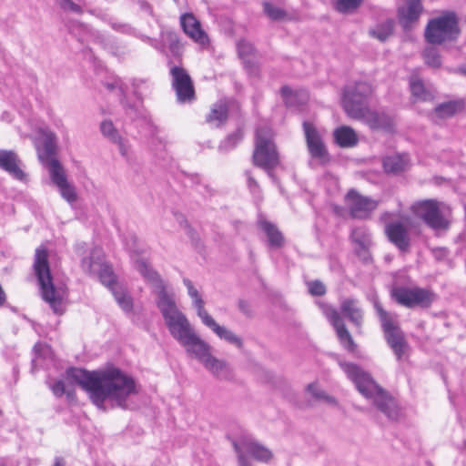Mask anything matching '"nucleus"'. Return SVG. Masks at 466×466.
I'll list each match as a JSON object with an SVG mask.
<instances>
[{
  "label": "nucleus",
  "instance_id": "obj_61",
  "mask_svg": "<svg viewBox=\"0 0 466 466\" xmlns=\"http://www.w3.org/2000/svg\"><path fill=\"white\" fill-rule=\"evenodd\" d=\"M457 72L466 76V66H461L458 67Z\"/></svg>",
  "mask_w": 466,
  "mask_h": 466
},
{
  "label": "nucleus",
  "instance_id": "obj_51",
  "mask_svg": "<svg viewBox=\"0 0 466 466\" xmlns=\"http://www.w3.org/2000/svg\"><path fill=\"white\" fill-rule=\"evenodd\" d=\"M49 388L56 397H62L66 392V386L63 380H58L49 384Z\"/></svg>",
  "mask_w": 466,
  "mask_h": 466
},
{
  "label": "nucleus",
  "instance_id": "obj_42",
  "mask_svg": "<svg viewBox=\"0 0 466 466\" xmlns=\"http://www.w3.org/2000/svg\"><path fill=\"white\" fill-rule=\"evenodd\" d=\"M238 56L242 61L255 57L256 49L254 46L246 40H240L237 44Z\"/></svg>",
  "mask_w": 466,
  "mask_h": 466
},
{
  "label": "nucleus",
  "instance_id": "obj_21",
  "mask_svg": "<svg viewBox=\"0 0 466 466\" xmlns=\"http://www.w3.org/2000/svg\"><path fill=\"white\" fill-rule=\"evenodd\" d=\"M160 42L165 44L166 54L163 55L167 58L168 64L181 60L184 46L177 32L169 29L161 30Z\"/></svg>",
  "mask_w": 466,
  "mask_h": 466
},
{
  "label": "nucleus",
  "instance_id": "obj_52",
  "mask_svg": "<svg viewBox=\"0 0 466 466\" xmlns=\"http://www.w3.org/2000/svg\"><path fill=\"white\" fill-rule=\"evenodd\" d=\"M247 177V185L250 192L254 195L258 194L260 192L259 185L257 180L252 177L251 172L247 170L245 172Z\"/></svg>",
  "mask_w": 466,
  "mask_h": 466
},
{
  "label": "nucleus",
  "instance_id": "obj_11",
  "mask_svg": "<svg viewBox=\"0 0 466 466\" xmlns=\"http://www.w3.org/2000/svg\"><path fill=\"white\" fill-rule=\"evenodd\" d=\"M391 297L397 303L409 309L415 307L428 309L436 298L434 292L428 289L403 286L393 288Z\"/></svg>",
  "mask_w": 466,
  "mask_h": 466
},
{
  "label": "nucleus",
  "instance_id": "obj_20",
  "mask_svg": "<svg viewBox=\"0 0 466 466\" xmlns=\"http://www.w3.org/2000/svg\"><path fill=\"white\" fill-rule=\"evenodd\" d=\"M350 238L355 244L356 255L364 262L370 260V248L372 244L371 233L366 226L354 227Z\"/></svg>",
  "mask_w": 466,
  "mask_h": 466
},
{
  "label": "nucleus",
  "instance_id": "obj_14",
  "mask_svg": "<svg viewBox=\"0 0 466 466\" xmlns=\"http://www.w3.org/2000/svg\"><path fill=\"white\" fill-rule=\"evenodd\" d=\"M171 85L179 103H191L195 100L193 81L187 70L178 66L170 67Z\"/></svg>",
  "mask_w": 466,
  "mask_h": 466
},
{
  "label": "nucleus",
  "instance_id": "obj_29",
  "mask_svg": "<svg viewBox=\"0 0 466 466\" xmlns=\"http://www.w3.org/2000/svg\"><path fill=\"white\" fill-rule=\"evenodd\" d=\"M203 365L219 380H230L233 379L232 369L225 360H218L210 355Z\"/></svg>",
  "mask_w": 466,
  "mask_h": 466
},
{
  "label": "nucleus",
  "instance_id": "obj_32",
  "mask_svg": "<svg viewBox=\"0 0 466 466\" xmlns=\"http://www.w3.org/2000/svg\"><path fill=\"white\" fill-rule=\"evenodd\" d=\"M465 107L463 99L450 100L437 105L434 113L440 118H449L461 112Z\"/></svg>",
  "mask_w": 466,
  "mask_h": 466
},
{
  "label": "nucleus",
  "instance_id": "obj_35",
  "mask_svg": "<svg viewBox=\"0 0 466 466\" xmlns=\"http://www.w3.org/2000/svg\"><path fill=\"white\" fill-rule=\"evenodd\" d=\"M410 89L415 101H430L434 97L432 92L424 86L420 78H410Z\"/></svg>",
  "mask_w": 466,
  "mask_h": 466
},
{
  "label": "nucleus",
  "instance_id": "obj_43",
  "mask_svg": "<svg viewBox=\"0 0 466 466\" xmlns=\"http://www.w3.org/2000/svg\"><path fill=\"white\" fill-rule=\"evenodd\" d=\"M265 14L273 21H280L285 19L287 13L284 9L272 5L271 3L265 2L263 4Z\"/></svg>",
  "mask_w": 466,
  "mask_h": 466
},
{
  "label": "nucleus",
  "instance_id": "obj_44",
  "mask_svg": "<svg viewBox=\"0 0 466 466\" xmlns=\"http://www.w3.org/2000/svg\"><path fill=\"white\" fill-rule=\"evenodd\" d=\"M362 0H335V8L339 13H350L357 9Z\"/></svg>",
  "mask_w": 466,
  "mask_h": 466
},
{
  "label": "nucleus",
  "instance_id": "obj_34",
  "mask_svg": "<svg viewBox=\"0 0 466 466\" xmlns=\"http://www.w3.org/2000/svg\"><path fill=\"white\" fill-rule=\"evenodd\" d=\"M228 108L225 103L219 102L213 106L206 117V121L215 127L222 126L228 119Z\"/></svg>",
  "mask_w": 466,
  "mask_h": 466
},
{
  "label": "nucleus",
  "instance_id": "obj_59",
  "mask_svg": "<svg viewBox=\"0 0 466 466\" xmlns=\"http://www.w3.org/2000/svg\"><path fill=\"white\" fill-rule=\"evenodd\" d=\"M391 217H392V213L386 211V212H383V213L380 215V220H381L382 222H384V223H385V225H386L387 223H389V222H388V220H389Z\"/></svg>",
  "mask_w": 466,
  "mask_h": 466
},
{
  "label": "nucleus",
  "instance_id": "obj_33",
  "mask_svg": "<svg viewBox=\"0 0 466 466\" xmlns=\"http://www.w3.org/2000/svg\"><path fill=\"white\" fill-rule=\"evenodd\" d=\"M183 283L187 287V294L192 299V304L197 310L198 316L200 318L201 320H203L209 314L204 308L205 302L202 299L201 295L199 294L198 290L194 287L190 279L185 278L183 279Z\"/></svg>",
  "mask_w": 466,
  "mask_h": 466
},
{
  "label": "nucleus",
  "instance_id": "obj_22",
  "mask_svg": "<svg viewBox=\"0 0 466 466\" xmlns=\"http://www.w3.org/2000/svg\"><path fill=\"white\" fill-rule=\"evenodd\" d=\"M180 22L184 33L187 35L194 42L203 47L208 46V36L201 28L200 22L193 15H183L180 18Z\"/></svg>",
  "mask_w": 466,
  "mask_h": 466
},
{
  "label": "nucleus",
  "instance_id": "obj_45",
  "mask_svg": "<svg viewBox=\"0 0 466 466\" xmlns=\"http://www.w3.org/2000/svg\"><path fill=\"white\" fill-rule=\"evenodd\" d=\"M132 86L134 87V94L139 100H142L143 96L150 87L148 80L141 78L134 79Z\"/></svg>",
  "mask_w": 466,
  "mask_h": 466
},
{
  "label": "nucleus",
  "instance_id": "obj_37",
  "mask_svg": "<svg viewBox=\"0 0 466 466\" xmlns=\"http://www.w3.org/2000/svg\"><path fill=\"white\" fill-rule=\"evenodd\" d=\"M117 304L127 313H130L133 309L132 298L123 289L121 286L113 289L111 291Z\"/></svg>",
  "mask_w": 466,
  "mask_h": 466
},
{
  "label": "nucleus",
  "instance_id": "obj_36",
  "mask_svg": "<svg viewBox=\"0 0 466 466\" xmlns=\"http://www.w3.org/2000/svg\"><path fill=\"white\" fill-rule=\"evenodd\" d=\"M393 27L394 21L392 19H387L386 21L378 24L375 27L370 28L369 33L370 36L384 42L392 35Z\"/></svg>",
  "mask_w": 466,
  "mask_h": 466
},
{
  "label": "nucleus",
  "instance_id": "obj_47",
  "mask_svg": "<svg viewBox=\"0 0 466 466\" xmlns=\"http://www.w3.org/2000/svg\"><path fill=\"white\" fill-rule=\"evenodd\" d=\"M121 104L123 106V108L125 109L127 116L131 120H135L141 116V112L136 105L130 104L127 100L124 99H121Z\"/></svg>",
  "mask_w": 466,
  "mask_h": 466
},
{
  "label": "nucleus",
  "instance_id": "obj_58",
  "mask_svg": "<svg viewBox=\"0 0 466 466\" xmlns=\"http://www.w3.org/2000/svg\"><path fill=\"white\" fill-rule=\"evenodd\" d=\"M105 86L110 91L117 90L120 95L123 94V88L118 80H115L112 83H106Z\"/></svg>",
  "mask_w": 466,
  "mask_h": 466
},
{
  "label": "nucleus",
  "instance_id": "obj_50",
  "mask_svg": "<svg viewBox=\"0 0 466 466\" xmlns=\"http://www.w3.org/2000/svg\"><path fill=\"white\" fill-rule=\"evenodd\" d=\"M141 39L150 45L153 48L158 51L160 54H166L165 44L160 42V40L152 38L147 35H143Z\"/></svg>",
  "mask_w": 466,
  "mask_h": 466
},
{
  "label": "nucleus",
  "instance_id": "obj_62",
  "mask_svg": "<svg viewBox=\"0 0 466 466\" xmlns=\"http://www.w3.org/2000/svg\"><path fill=\"white\" fill-rule=\"evenodd\" d=\"M85 246H86V244H85V243H83V244H81V245H79V246H78L77 249H78V250H80V248H85Z\"/></svg>",
  "mask_w": 466,
  "mask_h": 466
},
{
  "label": "nucleus",
  "instance_id": "obj_24",
  "mask_svg": "<svg viewBox=\"0 0 466 466\" xmlns=\"http://www.w3.org/2000/svg\"><path fill=\"white\" fill-rule=\"evenodd\" d=\"M21 160L12 150L0 149V168L7 172L15 179L25 181L26 174L20 167Z\"/></svg>",
  "mask_w": 466,
  "mask_h": 466
},
{
  "label": "nucleus",
  "instance_id": "obj_28",
  "mask_svg": "<svg viewBox=\"0 0 466 466\" xmlns=\"http://www.w3.org/2000/svg\"><path fill=\"white\" fill-rule=\"evenodd\" d=\"M382 164L386 173L398 175L410 167V158L407 154H394L386 156Z\"/></svg>",
  "mask_w": 466,
  "mask_h": 466
},
{
  "label": "nucleus",
  "instance_id": "obj_54",
  "mask_svg": "<svg viewBox=\"0 0 466 466\" xmlns=\"http://www.w3.org/2000/svg\"><path fill=\"white\" fill-rule=\"evenodd\" d=\"M238 309L247 317L252 316V309L248 301L245 299H239L238 302Z\"/></svg>",
  "mask_w": 466,
  "mask_h": 466
},
{
  "label": "nucleus",
  "instance_id": "obj_23",
  "mask_svg": "<svg viewBox=\"0 0 466 466\" xmlns=\"http://www.w3.org/2000/svg\"><path fill=\"white\" fill-rule=\"evenodd\" d=\"M354 119L362 120L371 129H383L390 131L393 128V118L383 111L379 112L366 108L363 112H361L360 116H355Z\"/></svg>",
  "mask_w": 466,
  "mask_h": 466
},
{
  "label": "nucleus",
  "instance_id": "obj_8",
  "mask_svg": "<svg viewBox=\"0 0 466 466\" xmlns=\"http://www.w3.org/2000/svg\"><path fill=\"white\" fill-rule=\"evenodd\" d=\"M460 35L459 17L454 11H443L439 16L431 19L425 29L427 42L433 45L454 41Z\"/></svg>",
  "mask_w": 466,
  "mask_h": 466
},
{
  "label": "nucleus",
  "instance_id": "obj_5",
  "mask_svg": "<svg viewBox=\"0 0 466 466\" xmlns=\"http://www.w3.org/2000/svg\"><path fill=\"white\" fill-rule=\"evenodd\" d=\"M33 268L42 299L49 304L56 314H62L64 312L62 297L54 286L46 248H36Z\"/></svg>",
  "mask_w": 466,
  "mask_h": 466
},
{
  "label": "nucleus",
  "instance_id": "obj_10",
  "mask_svg": "<svg viewBox=\"0 0 466 466\" xmlns=\"http://www.w3.org/2000/svg\"><path fill=\"white\" fill-rule=\"evenodd\" d=\"M81 268L86 273L97 276L100 282L111 291L119 287L112 268L105 262L103 251L99 248H93L89 256L82 258Z\"/></svg>",
  "mask_w": 466,
  "mask_h": 466
},
{
  "label": "nucleus",
  "instance_id": "obj_53",
  "mask_svg": "<svg viewBox=\"0 0 466 466\" xmlns=\"http://www.w3.org/2000/svg\"><path fill=\"white\" fill-rule=\"evenodd\" d=\"M112 143L117 145L118 150L123 157H127L128 156L129 145L121 136L119 137V141H113Z\"/></svg>",
  "mask_w": 466,
  "mask_h": 466
},
{
  "label": "nucleus",
  "instance_id": "obj_40",
  "mask_svg": "<svg viewBox=\"0 0 466 466\" xmlns=\"http://www.w3.org/2000/svg\"><path fill=\"white\" fill-rule=\"evenodd\" d=\"M423 58L425 63L433 68H438L441 65V56L438 49L434 46H429L424 49Z\"/></svg>",
  "mask_w": 466,
  "mask_h": 466
},
{
  "label": "nucleus",
  "instance_id": "obj_7",
  "mask_svg": "<svg viewBox=\"0 0 466 466\" xmlns=\"http://www.w3.org/2000/svg\"><path fill=\"white\" fill-rule=\"evenodd\" d=\"M374 308L380 319L386 342L397 360L400 361L409 349V344L400 327L398 316L386 311L379 301H375Z\"/></svg>",
  "mask_w": 466,
  "mask_h": 466
},
{
  "label": "nucleus",
  "instance_id": "obj_6",
  "mask_svg": "<svg viewBox=\"0 0 466 466\" xmlns=\"http://www.w3.org/2000/svg\"><path fill=\"white\" fill-rule=\"evenodd\" d=\"M252 158L253 164L266 170L269 176L270 171L279 163V153L273 141V131L268 125L257 128Z\"/></svg>",
  "mask_w": 466,
  "mask_h": 466
},
{
  "label": "nucleus",
  "instance_id": "obj_12",
  "mask_svg": "<svg viewBox=\"0 0 466 466\" xmlns=\"http://www.w3.org/2000/svg\"><path fill=\"white\" fill-rule=\"evenodd\" d=\"M233 446L238 453L240 466H251L250 461L244 454V451L258 461H268L272 457L271 451L249 437H243L239 441H234Z\"/></svg>",
  "mask_w": 466,
  "mask_h": 466
},
{
  "label": "nucleus",
  "instance_id": "obj_46",
  "mask_svg": "<svg viewBox=\"0 0 466 466\" xmlns=\"http://www.w3.org/2000/svg\"><path fill=\"white\" fill-rule=\"evenodd\" d=\"M244 69L250 78H258L260 75V69L258 64L254 58H249L242 61Z\"/></svg>",
  "mask_w": 466,
  "mask_h": 466
},
{
  "label": "nucleus",
  "instance_id": "obj_2",
  "mask_svg": "<svg viewBox=\"0 0 466 466\" xmlns=\"http://www.w3.org/2000/svg\"><path fill=\"white\" fill-rule=\"evenodd\" d=\"M66 379L87 391L93 403L97 407H101L105 400H109L125 409L127 398L136 393L134 380L116 368L102 372H90L71 367L66 370Z\"/></svg>",
  "mask_w": 466,
  "mask_h": 466
},
{
  "label": "nucleus",
  "instance_id": "obj_57",
  "mask_svg": "<svg viewBox=\"0 0 466 466\" xmlns=\"http://www.w3.org/2000/svg\"><path fill=\"white\" fill-rule=\"evenodd\" d=\"M137 4L139 6L140 10L146 12L150 15H153V8L147 0H137Z\"/></svg>",
  "mask_w": 466,
  "mask_h": 466
},
{
  "label": "nucleus",
  "instance_id": "obj_26",
  "mask_svg": "<svg viewBox=\"0 0 466 466\" xmlns=\"http://www.w3.org/2000/svg\"><path fill=\"white\" fill-rule=\"evenodd\" d=\"M201 321L205 326L209 328L219 339H224L232 345H235L238 349H241L243 347V341L240 337L236 335L233 331L227 329L226 327L218 325L210 315H208Z\"/></svg>",
  "mask_w": 466,
  "mask_h": 466
},
{
  "label": "nucleus",
  "instance_id": "obj_3",
  "mask_svg": "<svg viewBox=\"0 0 466 466\" xmlns=\"http://www.w3.org/2000/svg\"><path fill=\"white\" fill-rule=\"evenodd\" d=\"M338 363L360 394L367 399H372L378 410L390 420H395L399 418L400 410L395 400L375 382L370 373L352 362L339 360Z\"/></svg>",
  "mask_w": 466,
  "mask_h": 466
},
{
  "label": "nucleus",
  "instance_id": "obj_17",
  "mask_svg": "<svg viewBox=\"0 0 466 466\" xmlns=\"http://www.w3.org/2000/svg\"><path fill=\"white\" fill-rule=\"evenodd\" d=\"M40 144H36V152L39 161L51 172L54 161H58L57 154V137L48 128H40Z\"/></svg>",
  "mask_w": 466,
  "mask_h": 466
},
{
  "label": "nucleus",
  "instance_id": "obj_49",
  "mask_svg": "<svg viewBox=\"0 0 466 466\" xmlns=\"http://www.w3.org/2000/svg\"><path fill=\"white\" fill-rule=\"evenodd\" d=\"M58 3L60 7L64 10H68L78 15L83 13L82 7L72 0H58Z\"/></svg>",
  "mask_w": 466,
  "mask_h": 466
},
{
  "label": "nucleus",
  "instance_id": "obj_64",
  "mask_svg": "<svg viewBox=\"0 0 466 466\" xmlns=\"http://www.w3.org/2000/svg\"><path fill=\"white\" fill-rule=\"evenodd\" d=\"M121 96H123V97H126V95H124V93ZM123 99L127 100L126 98H123Z\"/></svg>",
  "mask_w": 466,
  "mask_h": 466
},
{
  "label": "nucleus",
  "instance_id": "obj_38",
  "mask_svg": "<svg viewBox=\"0 0 466 466\" xmlns=\"http://www.w3.org/2000/svg\"><path fill=\"white\" fill-rule=\"evenodd\" d=\"M243 138V130L238 127L236 131L229 134L218 146V149L220 151H229L242 140Z\"/></svg>",
  "mask_w": 466,
  "mask_h": 466
},
{
  "label": "nucleus",
  "instance_id": "obj_9",
  "mask_svg": "<svg viewBox=\"0 0 466 466\" xmlns=\"http://www.w3.org/2000/svg\"><path fill=\"white\" fill-rule=\"evenodd\" d=\"M371 92V86L365 81L349 84L344 87L342 106L350 117L360 116L361 112L368 108L367 99Z\"/></svg>",
  "mask_w": 466,
  "mask_h": 466
},
{
  "label": "nucleus",
  "instance_id": "obj_63",
  "mask_svg": "<svg viewBox=\"0 0 466 466\" xmlns=\"http://www.w3.org/2000/svg\"><path fill=\"white\" fill-rule=\"evenodd\" d=\"M38 347H40V345H38V344L35 345L34 350L36 351L38 350Z\"/></svg>",
  "mask_w": 466,
  "mask_h": 466
},
{
  "label": "nucleus",
  "instance_id": "obj_13",
  "mask_svg": "<svg viewBox=\"0 0 466 466\" xmlns=\"http://www.w3.org/2000/svg\"><path fill=\"white\" fill-rule=\"evenodd\" d=\"M302 127L310 157L321 165L328 164L330 161V156L320 132L309 121H304Z\"/></svg>",
  "mask_w": 466,
  "mask_h": 466
},
{
  "label": "nucleus",
  "instance_id": "obj_1",
  "mask_svg": "<svg viewBox=\"0 0 466 466\" xmlns=\"http://www.w3.org/2000/svg\"><path fill=\"white\" fill-rule=\"evenodd\" d=\"M133 238V246L127 247L134 260L135 268L153 287L157 294V306L159 309L171 336L183 346L187 352L202 364L211 355L210 346L196 334L186 315L177 307L172 295H169L159 274L143 258H138L139 249L137 238ZM127 246L128 244L127 243Z\"/></svg>",
  "mask_w": 466,
  "mask_h": 466
},
{
  "label": "nucleus",
  "instance_id": "obj_60",
  "mask_svg": "<svg viewBox=\"0 0 466 466\" xmlns=\"http://www.w3.org/2000/svg\"><path fill=\"white\" fill-rule=\"evenodd\" d=\"M53 466H66L64 459L61 457H56Z\"/></svg>",
  "mask_w": 466,
  "mask_h": 466
},
{
  "label": "nucleus",
  "instance_id": "obj_48",
  "mask_svg": "<svg viewBox=\"0 0 466 466\" xmlns=\"http://www.w3.org/2000/svg\"><path fill=\"white\" fill-rule=\"evenodd\" d=\"M309 292L312 296H323L326 293V287L320 280H313L308 283Z\"/></svg>",
  "mask_w": 466,
  "mask_h": 466
},
{
  "label": "nucleus",
  "instance_id": "obj_30",
  "mask_svg": "<svg viewBox=\"0 0 466 466\" xmlns=\"http://www.w3.org/2000/svg\"><path fill=\"white\" fill-rule=\"evenodd\" d=\"M258 227L263 230L268 238V246L272 248H282L285 244V238L277 226L270 221L261 219L258 221Z\"/></svg>",
  "mask_w": 466,
  "mask_h": 466
},
{
  "label": "nucleus",
  "instance_id": "obj_19",
  "mask_svg": "<svg viewBox=\"0 0 466 466\" xmlns=\"http://www.w3.org/2000/svg\"><path fill=\"white\" fill-rule=\"evenodd\" d=\"M384 230L390 242L392 243L400 252H410L411 239L409 228L401 221L387 223Z\"/></svg>",
  "mask_w": 466,
  "mask_h": 466
},
{
  "label": "nucleus",
  "instance_id": "obj_39",
  "mask_svg": "<svg viewBox=\"0 0 466 466\" xmlns=\"http://www.w3.org/2000/svg\"><path fill=\"white\" fill-rule=\"evenodd\" d=\"M307 390L317 400H323L333 406H336L338 404L337 400L334 397L328 395L324 390L319 389L317 383H309L307 386Z\"/></svg>",
  "mask_w": 466,
  "mask_h": 466
},
{
  "label": "nucleus",
  "instance_id": "obj_31",
  "mask_svg": "<svg viewBox=\"0 0 466 466\" xmlns=\"http://www.w3.org/2000/svg\"><path fill=\"white\" fill-rule=\"evenodd\" d=\"M336 144L340 147H352L358 144V137L353 128L341 126L333 132Z\"/></svg>",
  "mask_w": 466,
  "mask_h": 466
},
{
  "label": "nucleus",
  "instance_id": "obj_56",
  "mask_svg": "<svg viewBox=\"0 0 466 466\" xmlns=\"http://www.w3.org/2000/svg\"><path fill=\"white\" fill-rule=\"evenodd\" d=\"M186 228H187V235L190 238L192 243L196 247H198V241H199V238H198V233L187 224L186 226Z\"/></svg>",
  "mask_w": 466,
  "mask_h": 466
},
{
  "label": "nucleus",
  "instance_id": "obj_15",
  "mask_svg": "<svg viewBox=\"0 0 466 466\" xmlns=\"http://www.w3.org/2000/svg\"><path fill=\"white\" fill-rule=\"evenodd\" d=\"M345 203L353 218L366 219L378 208L379 201L360 195L356 189H350L345 196Z\"/></svg>",
  "mask_w": 466,
  "mask_h": 466
},
{
  "label": "nucleus",
  "instance_id": "obj_41",
  "mask_svg": "<svg viewBox=\"0 0 466 466\" xmlns=\"http://www.w3.org/2000/svg\"><path fill=\"white\" fill-rule=\"evenodd\" d=\"M100 131L102 135L111 142L119 141V132L111 120L106 119L102 121L100 123Z\"/></svg>",
  "mask_w": 466,
  "mask_h": 466
},
{
  "label": "nucleus",
  "instance_id": "obj_16",
  "mask_svg": "<svg viewBox=\"0 0 466 466\" xmlns=\"http://www.w3.org/2000/svg\"><path fill=\"white\" fill-rule=\"evenodd\" d=\"M413 213L420 218L427 226L433 229H445L448 221L442 216L438 202L435 200H424L412 206Z\"/></svg>",
  "mask_w": 466,
  "mask_h": 466
},
{
  "label": "nucleus",
  "instance_id": "obj_4",
  "mask_svg": "<svg viewBox=\"0 0 466 466\" xmlns=\"http://www.w3.org/2000/svg\"><path fill=\"white\" fill-rule=\"evenodd\" d=\"M318 305L335 329L343 348L349 352H355L357 345L347 329L342 316L348 319L356 328L360 329L363 321V312L359 306V301L352 298L344 299L340 302L339 312L324 302H318Z\"/></svg>",
  "mask_w": 466,
  "mask_h": 466
},
{
  "label": "nucleus",
  "instance_id": "obj_18",
  "mask_svg": "<svg viewBox=\"0 0 466 466\" xmlns=\"http://www.w3.org/2000/svg\"><path fill=\"white\" fill-rule=\"evenodd\" d=\"M50 178L60 192L61 197L69 204L77 200V193L74 185L68 182L66 171L59 161H54Z\"/></svg>",
  "mask_w": 466,
  "mask_h": 466
},
{
  "label": "nucleus",
  "instance_id": "obj_55",
  "mask_svg": "<svg viewBox=\"0 0 466 466\" xmlns=\"http://www.w3.org/2000/svg\"><path fill=\"white\" fill-rule=\"evenodd\" d=\"M111 26L114 30L121 32V33L131 34V32H132V27L127 24L113 22V23H111Z\"/></svg>",
  "mask_w": 466,
  "mask_h": 466
},
{
  "label": "nucleus",
  "instance_id": "obj_25",
  "mask_svg": "<svg viewBox=\"0 0 466 466\" xmlns=\"http://www.w3.org/2000/svg\"><path fill=\"white\" fill-rule=\"evenodd\" d=\"M406 6L398 9L399 22L407 30L416 23L423 10L421 0H405Z\"/></svg>",
  "mask_w": 466,
  "mask_h": 466
},
{
  "label": "nucleus",
  "instance_id": "obj_27",
  "mask_svg": "<svg viewBox=\"0 0 466 466\" xmlns=\"http://www.w3.org/2000/svg\"><path fill=\"white\" fill-rule=\"evenodd\" d=\"M280 94L286 106L292 110H301L309 100V94L306 90H293L287 86L281 87Z\"/></svg>",
  "mask_w": 466,
  "mask_h": 466
}]
</instances>
